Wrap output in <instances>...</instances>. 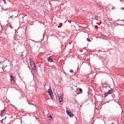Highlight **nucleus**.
<instances>
[{"instance_id": "obj_1", "label": "nucleus", "mask_w": 124, "mask_h": 124, "mask_svg": "<svg viewBox=\"0 0 124 124\" xmlns=\"http://www.w3.org/2000/svg\"><path fill=\"white\" fill-rule=\"evenodd\" d=\"M62 95V94H60L58 95L59 102L61 103H63Z\"/></svg>"}, {"instance_id": "obj_2", "label": "nucleus", "mask_w": 124, "mask_h": 124, "mask_svg": "<svg viewBox=\"0 0 124 124\" xmlns=\"http://www.w3.org/2000/svg\"><path fill=\"white\" fill-rule=\"evenodd\" d=\"M66 113L67 114V115L69 116H70V117H73L74 115L71 112H69L68 110H66Z\"/></svg>"}, {"instance_id": "obj_3", "label": "nucleus", "mask_w": 124, "mask_h": 124, "mask_svg": "<svg viewBox=\"0 0 124 124\" xmlns=\"http://www.w3.org/2000/svg\"><path fill=\"white\" fill-rule=\"evenodd\" d=\"M10 78L11 80V83H12L13 84L14 83V77L13 76L11 75L10 76Z\"/></svg>"}, {"instance_id": "obj_4", "label": "nucleus", "mask_w": 124, "mask_h": 124, "mask_svg": "<svg viewBox=\"0 0 124 124\" xmlns=\"http://www.w3.org/2000/svg\"><path fill=\"white\" fill-rule=\"evenodd\" d=\"M112 93V91L111 90H108V92L105 93V94L106 96L108 94H110L111 93Z\"/></svg>"}, {"instance_id": "obj_5", "label": "nucleus", "mask_w": 124, "mask_h": 124, "mask_svg": "<svg viewBox=\"0 0 124 124\" xmlns=\"http://www.w3.org/2000/svg\"><path fill=\"white\" fill-rule=\"evenodd\" d=\"M32 69L34 70H36V68L35 64H34L31 65Z\"/></svg>"}, {"instance_id": "obj_6", "label": "nucleus", "mask_w": 124, "mask_h": 124, "mask_svg": "<svg viewBox=\"0 0 124 124\" xmlns=\"http://www.w3.org/2000/svg\"><path fill=\"white\" fill-rule=\"evenodd\" d=\"M51 57V56H50L47 59L48 61L50 62H52L53 61V59Z\"/></svg>"}, {"instance_id": "obj_7", "label": "nucleus", "mask_w": 124, "mask_h": 124, "mask_svg": "<svg viewBox=\"0 0 124 124\" xmlns=\"http://www.w3.org/2000/svg\"><path fill=\"white\" fill-rule=\"evenodd\" d=\"M100 19V18L98 16H95L94 17V19L97 20H99Z\"/></svg>"}, {"instance_id": "obj_8", "label": "nucleus", "mask_w": 124, "mask_h": 124, "mask_svg": "<svg viewBox=\"0 0 124 124\" xmlns=\"http://www.w3.org/2000/svg\"><path fill=\"white\" fill-rule=\"evenodd\" d=\"M30 64L31 65H31H32L33 64H34V63L33 62V61H32V60H31L30 59Z\"/></svg>"}, {"instance_id": "obj_9", "label": "nucleus", "mask_w": 124, "mask_h": 124, "mask_svg": "<svg viewBox=\"0 0 124 124\" xmlns=\"http://www.w3.org/2000/svg\"><path fill=\"white\" fill-rule=\"evenodd\" d=\"M48 92L49 94H51L52 92V91L51 89H48Z\"/></svg>"}, {"instance_id": "obj_10", "label": "nucleus", "mask_w": 124, "mask_h": 124, "mask_svg": "<svg viewBox=\"0 0 124 124\" xmlns=\"http://www.w3.org/2000/svg\"><path fill=\"white\" fill-rule=\"evenodd\" d=\"M50 95V96H51V98L52 99H53L54 98L53 96V93H51V94H49Z\"/></svg>"}, {"instance_id": "obj_11", "label": "nucleus", "mask_w": 124, "mask_h": 124, "mask_svg": "<svg viewBox=\"0 0 124 124\" xmlns=\"http://www.w3.org/2000/svg\"><path fill=\"white\" fill-rule=\"evenodd\" d=\"M77 90H78V91H79L81 93H82V90L81 88H79V89H78Z\"/></svg>"}, {"instance_id": "obj_12", "label": "nucleus", "mask_w": 124, "mask_h": 124, "mask_svg": "<svg viewBox=\"0 0 124 124\" xmlns=\"http://www.w3.org/2000/svg\"><path fill=\"white\" fill-rule=\"evenodd\" d=\"M70 73H73V70H70Z\"/></svg>"}, {"instance_id": "obj_13", "label": "nucleus", "mask_w": 124, "mask_h": 124, "mask_svg": "<svg viewBox=\"0 0 124 124\" xmlns=\"http://www.w3.org/2000/svg\"><path fill=\"white\" fill-rule=\"evenodd\" d=\"M3 1L4 2V3L5 4H6L7 3L6 2L5 0H3Z\"/></svg>"}, {"instance_id": "obj_14", "label": "nucleus", "mask_w": 124, "mask_h": 124, "mask_svg": "<svg viewBox=\"0 0 124 124\" xmlns=\"http://www.w3.org/2000/svg\"><path fill=\"white\" fill-rule=\"evenodd\" d=\"M3 110H2L1 111V113H0V115H1V113H2V112H3Z\"/></svg>"}, {"instance_id": "obj_15", "label": "nucleus", "mask_w": 124, "mask_h": 124, "mask_svg": "<svg viewBox=\"0 0 124 124\" xmlns=\"http://www.w3.org/2000/svg\"><path fill=\"white\" fill-rule=\"evenodd\" d=\"M121 9H122V10H123L124 9V7L123 8H121Z\"/></svg>"}, {"instance_id": "obj_16", "label": "nucleus", "mask_w": 124, "mask_h": 124, "mask_svg": "<svg viewBox=\"0 0 124 124\" xmlns=\"http://www.w3.org/2000/svg\"><path fill=\"white\" fill-rule=\"evenodd\" d=\"M22 100L23 101L24 99H24V98H22Z\"/></svg>"}, {"instance_id": "obj_17", "label": "nucleus", "mask_w": 124, "mask_h": 124, "mask_svg": "<svg viewBox=\"0 0 124 124\" xmlns=\"http://www.w3.org/2000/svg\"><path fill=\"white\" fill-rule=\"evenodd\" d=\"M49 117L50 118H52V117L51 115H50L49 117Z\"/></svg>"}, {"instance_id": "obj_18", "label": "nucleus", "mask_w": 124, "mask_h": 124, "mask_svg": "<svg viewBox=\"0 0 124 124\" xmlns=\"http://www.w3.org/2000/svg\"><path fill=\"white\" fill-rule=\"evenodd\" d=\"M68 22H69V23H71V21H70V20H69V21H68Z\"/></svg>"}, {"instance_id": "obj_19", "label": "nucleus", "mask_w": 124, "mask_h": 124, "mask_svg": "<svg viewBox=\"0 0 124 124\" xmlns=\"http://www.w3.org/2000/svg\"><path fill=\"white\" fill-rule=\"evenodd\" d=\"M71 42H72V41H71V42H70H70L69 43V44H70H70H71Z\"/></svg>"}, {"instance_id": "obj_20", "label": "nucleus", "mask_w": 124, "mask_h": 124, "mask_svg": "<svg viewBox=\"0 0 124 124\" xmlns=\"http://www.w3.org/2000/svg\"><path fill=\"white\" fill-rule=\"evenodd\" d=\"M13 15L12 16H10V17H11V18H12V17H13Z\"/></svg>"}, {"instance_id": "obj_21", "label": "nucleus", "mask_w": 124, "mask_h": 124, "mask_svg": "<svg viewBox=\"0 0 124 124\" xmlns=\"http://www.w3.org/2000/svg\"><path fill=\"white\" fill-rule=\"evenodd\" d=\"M62 23H61L60 25H61V26L62 25Z\"/></svg>"}, {"instance_id": "obj_22", "label": "nucleus", "mask_w": 124, "mask_h": 124, "mask_svg": "<svg viewBox=\"0 0 124 124\" xmlns=\"http://www.w3.org/2000/svg\"><path fill=\"white\" fill-rule=\"evenodd\" d=\"M1 70H3V69H2V68H1Z\"/></svg>"}, {"instance_id": "obj_23", "label": "nucleus", "mask_w": 124, "mask_h": 124, "mask_svg": "<svg viewBox=\"0 0 124 124\" xmlns=\"http://www.w3.org/2000/svg\"><path fill=\"white\" fill-rule=\"evenodd\" d=\"M108 87V88H109V87Z\"/></svg>"}, {"instance_id": "obj_24", "label": "nucleus", "mask_w": 124, "mask_h": 124, "mask_svg": "<svg viewBox=\"0 0 124 124\" xmlns=\"http://www.w3.org/2000/svg\"><path fill=\"white\" fill-rule=\"evenodd\" d=\"M29 104H31L30 103H29Z\"/></svg>"}, {"instance_id": "obj_25", "label": "nucleus", "mask_w": 124, "mask_h": 124, "mask_svg": "<svg viewBox=\"0 0 124 124\" xmlns=\"http://www.w3.org/2000/svg\"><path fill=\"white\" fill-rule=\"evenodd\" d=\"M58 27H59H59H59V26H58Z\"/></svg>"}, {"instance_id": "obj_26", "label": "nucleus", "mask_w": 124, "mask_h": 124, "mask_svg": "<svg viewBox=\"0 0 124 124\" xmlns=\"http://www.w3.org/2000/svg\"><path fill=\"white\" fill-rule=\"evenodd\" d=\"M123 118H124V116H123Z\"/></svg>"}, {"instance_id": "obj_27", "label": "nucleus", "mask_w": 124, "mask_h": 124, "mask_svg": "<svg viewBox=\"0 0 124 124\" xmlns=\"http://www.w3.org/2000/svg\"><path fill=\"white\" fill-rule=\"evenodd\" d=\"M112 9L113 10V8H112Z\"/></svg>"}, {"instance_id": "obj_28", "label": "nucleus", "mask_w": 124, "mask_h": 124, "mask_svg": "<svg viewBox=\"0 0 124 124\" xmlns=\"http://www.w3.org/2000/svg\"><path fill=\"white\" fill-rule=\"evenodd\" d=\"M28 67V68H29V67Z\"/></svg>"}]
</instances>
